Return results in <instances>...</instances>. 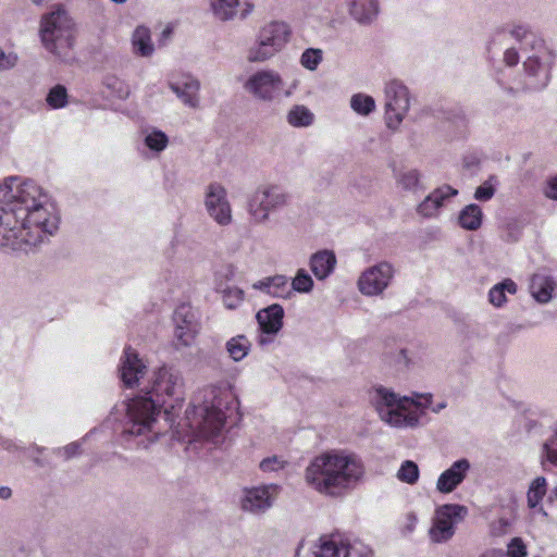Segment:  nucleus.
<instances>
[{"mask_svg": "<svg viewBox=\"0 0 557 557\" xmlns=\"http://www.w3.org/2000/svg\"><path fill=\"white\" fill-rule=\"evenodd\" d=\"M174 338L180 346H190L194 342L199 324L194 309L186 304L176 308L173 314Z\"/></svg>", "mask_w": 557, "mask_h": 557, "instance_id": "f3484780", "label": "nucleus"}, {"mask_svg": "<svg viewBox=\"0 0 557 557\" xmlns=\"http://www.w3.org/2000/svg\"><path fill=\"white\" fill-rule=\"evenodd\" d=\"M520 55L518 48L509 47L504 51L503 61L508 66H515L519 63Z\"/></svg>", "mask_w": 557, "mask_h": 557, "instance_id": "5fc2aeb1", "label": "nucleus"}, {"mask_svg": "<svg viewBox=\"0 0 557 557\" xmlns=\"http://www.w3.org/2000/svg\"><path fill=\"white\" fill-rule=\"evenodd\" d=\"M0 449H3L12 455H20L24 453L25 448L18 445L14 440L2 436L0 434Z\"/></svg>", "mask_w": 557, "mask_h": 557, "instance_id": "603ef678", "label": "nucleus"}, {"mask_svg": "<svg viewBox=\"0 0 557 557\" xmlns=\"http://www.w3.org/2000/svg\"><path fill=\"white\" fill-rule=\"evenodd\" d=\"M250 349L251 342L243 334L231 337L225 343V350L228 357L235 362H239L245 359Z\"/></svg>", "mask_w": 557, "mask_h": 557, "instance_id": "c756f323", "label": "nucleus"}, {"mask_svg": "<svg viewBox=\"0 0 557 557\" xmlns=\"http://www.w3.org/2000/svg\"><path fill=\"white\" fill-rule=\"evenodd\" d=\"M82 453V443L81 442H72L63 447H59L54 449V454L64 460H70L78 456Z\"/></svg>", "mask_w": 557, "mask_h": 557, "instance_id": "49530a36", "label": "nucleus"}, {"mask_svg": "<svg viewBox=\"0 0 557 557\" xmlns=\"http://www.w3.org/2000/svg\"><path fill=\"white\" fill-rule=\"evenodd\" d=\"M552 495L557 498V485L553 488Z\"/></svg>", "mask_w": 557, "mask_h": 557, "instance_id": "0e129e2a", "label": "nucleus"}, {"mask_svg": "<svg viewBox=\"0 0 557 557\" xmlns=\"http://www.w3.org/2000/svg\"><path fill=\"white\" fill-rule=\"evenodd\" d=\"M385 121L391 129H397L410 109L411 95L406 85L391 81L385 85Z\"/></svg>", "mask_w": 557, "mask_h": 557, "instance_id": "4468645a", "label": "nucleus"}, {"mask_svg": "<svg viewBox=\"0 0 557 557\" xmlns=\"http://www.w3.org/2000/svg\"><path fill=\"white\" fill-rule=\"evenodd\" d=\"M468 515V508L459 504L442 505L435 510L429 530L431 542L441 544L448 542L456 532V524Z\"/></svg>", "mask_w": 557, "mask_h": 557, "instance_id": "f8f14e48", "label": "nucleus"}, {"mask_svg": "<svg viewBox=\"0 0 557 557\" xmlns=\"http://www.w3.org/2000/svg\"><path fill=\"white\" fill-rule=\"evenodd\" d=\"M60 215L48 193L18 176L0 183V250L32 252L57 233Z\"/></svg>", "mask_w": 557, "mask_h": 557, "instance_id": "f257e3e1", "label": "nucleus"}, {"mask_svg": "<svg viewBox=\"0 0 557 557\" xmlns=\"http://www.w3.org/2000/svg\"><path fill=\"white\" fill-rule=\"evenodd\" d=\"M546 494V480L543 476L536 478L528 491V504L531 508L536 507Z\"/></svg>", "mask_w": 557, "mask_h": 557, "instance_id": "a19ab883", "label": "nucleus"}, {"mask_svg": "<svg viewBox=\"0 0 557 557\" xmlns=\"http://www.w3.org/2000/svg\"><path fill=\"white\" fill-rule=\"evenodd\" d=\"M12 496V491L8 486H1L0 487V498L1 499H9Z\"/></svg>", "mask_w": 557, "mask_h": 557, "instance_id": "bf43d9fd", "label": "nucleus"}, {"mask_svg": "<svg viewBox=\"0 0 557 557\" xmlns=\"http://www.w3.org/2000/svg\"><path fill=\"white\" fill-rule=\"evenodd\" d=\"M498 185V180L496 176L491 175L486 181H484L474 193V198L478 201H488L491 200Z\"/></svg>", "mask_w": 557, "mask_h": 557, "instance_id": "79ce46f5", "label": "nucleus"}, {"mask_svg": "<svg viewBox=\"0 0 557 557\" xmlns=\"http://www.w3.org/2000/svg\"><path fill=\"white\" fill-rule=\"evenodd\" d=\"M396 183L404 190L414 191L420 185V173L417 170L401 171L397 174Z\"/></svg>", "mask_w": 557, "mask_h": 557, "instance_id": "ea45409f", "label": "nucleus"}, {"mask_svg": "<svg viewBox=\"0 0 557 557\" xmlns=\"http://www.w3.org/2000/svg\"><path fill=\"white\" fill-rule=\"evenodd\" d=\"M447 407V404L445 401H441L436 404L434 407H432V411L435 413H438L441 410L445 409Z\"/></svg>", "mask_w": 557, "mask_h": 557, "instance_id": "680f3d73", "label": "nucleus"}, {"mask_svg": "<svg viewBox=\"0 0 557 557\" xmlns=\"http://www.w3.org/2000/svg\"><path fill=\"white\" fill-rule=\"evenodd\" d=\"M169 87L185 106L193 109H197L199 107L200 82L197 78L193 76H184L175 82H170Z\"/></svg>", "mask_w": 557, "mask_h": 557, "instance_id": "5701e85b", "label": "nucleus"}, {"mask_svg": "<svg viewBox=\"0 0 557 557\" xmlns=\"http://www.w3.org/2000/svg\"><path fill=\"white\" fill-rule=\"evenodd\" d=\"M351 109L359 115H369L375 110L374 99L366 94H356L350 98Z\"/></svg>", "mask_w": 557, "mask_h": 557, "instance_id": "e433bc0d", "label": "nucleus"}, {"mask_svg": "<svg viewBox=\"0 0 557 557\" xmlns=\"http://www.w3.org/2000/svg\"><path fill=\"white\" fill-rule=\"evenodd\" d=\"M379 0H349L350 16L360 25H370L379 14Z\"/></svg>", "mask_w": 557, "mask_h": 557, "instance_id": "393cba45", "label": "nucleus"}, {"mask_svg": "<svg viewBox=\"0 0 557 557\" xmlns=\"http://www.w3.org/2000/svg\"><path fill=\"white\" fill-rule=\"evenodd\" d=\"M39 37L44 48L62 62L75 59V23L62 8L45 14L40 20Z\"/></svg>", "mask_w": 557, "mask_h": 557, "instance_id": "0eeeda50", "label": "nucleus"}, {"mask_svg": "<svg viewBox=\"0 0 557 557\" xmlns=\"http://www.w3.org/2000/svg\"><path fill=\"white\" fill-rule=\"evenodd\" d=\"M46 102L52 110L64 108L69 102L66 88L62 85L52 87L46 97Z\"/></svg>", "mask_w": 557, "mask_h": 557, "instance_id": "58836bf2", "label": "nucleus"}, {"mask_svg": "<svg viewBox=\"0 0 557 557\" xmlns=\"http://www.w3.org/2000/svg\"><path fill=\"white\" fill-rule=\"evenodd\" d=\"M278 490L275 484L245 488L242 497V508L252 513L264 512L273 505Z\"/></svg>", "mask_w": 557, "mask_h": 557, "instance_id": "6ab92c4d", "label": "nucleus"}, {"mask_svg": "<svg viewBox=\"0 0 557 557\" xmlns=\"http://www.w3.org/2000/svg\"><path fill=\"white\" fill-rule=\"evenodd\" d=\"M509 237H510L509 238L510 240H516L517 239L516 237H512L511 235H509Z\"/></svg>", "mask_w": 557, "mask_h": 557, "instance_id": "774afa93", "label": "nucleus"}, {"mask_svg": "<svg viewBox=\"0 0 557 557\" xmlns=\"http://www.w3.org/2000/svg\"><path fill=\"white\" fill-rule=\"evenodd\" d=\"M285 465H286V461L278 458L277 456H272V457L264 458L260 462V469L263 472H274V471H278V470L283 469L285 467Z\"/></svg>", "mask_w": 557, "mask_h": 557, "instance_id": "09e8293b", "label": "nucleus"}, {"mask_svg": "<svg viewBox=\"0 0 557 557\" xmlns=\"http://www.w3.org/2000/svg\"><path fill=\"white\" fill-rule=\"evenodd\" d=\"M253 288L275 298L288 299L293 296V289H290L288 278L285 275L265 277L255 283Z\"/></svg>", "mask_w": 557, "mask_h": 557, "instance_id": "a878e982", "label": "nucleus"}, {"mask_svg": "<svg viewBox=\"0 0 557 557\" xmlns=\"http://www.w3.org/2000/svg\"><path fill=\"white\" fill-rule=\"evenodd\" d=\"M544 195L548 199L557 201V174L547 178L544 187Z\"/></svg>", "mask_w": 557, "mask_h": 557, "instance_id": "6e6d98bb", "label": "nucleus"}, {"mask_svg": "<svg viewBox=\"0 0 557 557\" xmlns=\"http://www.w3.org/2000/svg\"><path fill=\"white\" fill-rule=\"evenodd\" d=\"M203 205L208 215L219 225L226 226L233 222L232 205L226 188L219 182L206 186Z\"/></svg>", "mask_w": 557, "mask_h": 557, "instance_id": "2eb2a0df", "label": "nucleus"}, {"mask_svg": "<svg viewBox=\"0 0 557 557\" xmlns=\"http://www.w3.org/2000/svg\"><path fill=\"white\" fill-rule=\"evenodd\" d=\"M143 392L170 416L185 400L184 375L174 367L162 366L152 371Z\"/></svg>", "mask_w": 557, "mask_h": 557, "instance_id": "6e6552de", "label": "nucleus"}, {"mask_svg": "<svg viewBox=\"0 0 557 557\" xmlns=\"http://www.w3.org/2000/svg\"><path fill=\"white\" fill-rule=\"evenodd\" d=\"M372 401L380 418L391 426L406 428L419 423L421 414L431 406V394L399 397L385 387L374 391Z\"/></svg>", "mask_w": 557, "mask_h": 557, "instance_id": "39448f33", "label": "nucleus"}, {"mask_svg": "<svg viewBox=\"0 0 557 557\" xmlns=\"http://www.w3.org/2000/svg\"><path fill=\"white\" fill-rule=\"evenodd\" d=\"M508 556L510 557H525L527 556V547L521 539L515 537L508 544Z\"/></svg>", "mask_w": 557, "mask_h": 557, "instance_id": "3c124183", "label": "nucleus"}, {"mask_svg": "<svg viewBox=\"0 0 557 557\" xmlns=\"http://www.w3.org/2000/svg\"><path fill=\"white\" fill-rule=\"evenodd\" d=\"M482 209L475 203L467 206L459 214V223L461 227L469 231L478 230L482 224Z\"/></svg>", "mask_w": 557, "mask_h": 557, "instance_id": "72a5a7b5", "label": "nucleus"}, {"mask_svg": "<svg viewBox=\"0 0 557 557\" xmlns=\"http://www.w3.org/2000/svg\"><path fill=\"white\" fill-rule=\"evenodd\" d=\"M286 121L295 128L309 127L314 122V114L306 106L295 104L288 110Z\"/></svg>", "mask_w": 557, "mask_h": 557, "instance_id": "7c9ffc66", "label": "nucleus"}, {"mask_svg": "<svg viewBox=\"0 0 557 557\" xmlns=\"http://www.w3.org/2000/svg\"><path fill=\"white\" fill-rule=\"evenodd\" d=\"M336 264V255L330 249L319 250L309 258L310 271L318 281L327 280L334 273Z\"/></svg>", "mask_w": 557, "mask_h": 557, "instance_id": "b1692460", "label": "nucleus"}, {"mask_svg": "<svg viewBox=\"0 0 557 557\" xmlns=\"http://www.w3.org/2000/svg\"><path fill=\"white\" fill-rule=\"evenodd\" d=\"M321 61H322V50L321 49L308 48L302 52V54L300 57V64L310 71L315 70Z\"/></svg>", "mask_w": 557, "mask_h": 557, "instance_id": "c03bdc74", "label": "nucleus"}, {"mask_svg": "<svg viewBox=\"0 0 557 557\" xmlns=\"http://www.w3.org/2000/svg\"><path fill=\"white\" fill-rule=\"evenodd\" d=\"M556 283L549 275L537 273L531 280L530 292L537 302H548L553 298Z\"/></svg>", "mask_w": 557, "mask_h": 557, "instance_id": "bb28decb", "label": "nucleus"}, {"mask_svg": "<svg viewBox=\"0 0 557 557\" xmlns=\"http://www.w3.org/2000/svg\"><path fill=\"white\" fill-rule=\"evenodd\" d=\"M284 309L281 305H271L257 313L260 333L257 343L264 347L273 343L274 337L283 326Z\"/></svg>", "mask_w": 557, "mask_h": 557, "instance_id": "a211bd4d", "label": "nucleus"}, {"mask_svg": "<svg viewBox=\"0 0 557 557\" xmlns=\"http://www.w3.org/2000/svg\"><path fill=\"white\" fill-rule=\"evenodd\" d=\"M397 478L407 484H414L419 479L418 465L411 460L404 461L397 472Z\"/></svg>", "mask_w": 557, "mask_h": 557, "instance_id": "37998d69", "label": "nucleus"}, {"mask_svg": "<svg viewBox=\"0 0 557 557\" xmlns=\"http://www.w3.org/2000/svg\"><path fill=\"white\" fill-rule=\"evenodd\" d=\"M310 550L313 557H374L370 546L339 531L322 534Z\"/></svg>", "mask_w": 557, "mask_h": 557, "instance_id": "9d476101", "label": "nucleus"}, {"mask_svg": "<svg viewBox=\"0 0 557 557\" xmlns=\"http://www.w3.org/2000/svg\"><path fill=\"white\" fill-rule=\"evenodd\" d=\"M276 53L264 46L257 37L255 42L246 51V60L248 63H264L271 60Z\"/></svg>", "mask_w": 557, "mask_h": 557, "instance_id": "c9c22d12", "label": "nucleus"}, {"mask_svg": "<svg viewBox=\"0 0 557 557\" xmlns=\"http://www.w3.org/2000/svg\"><path fill=\"white\" fill-rule=\"evenodd\" d=\"M516 292L517 284L510 278H505L490 289L488 300L494 307H502L507 302L506 294L513 295Z\"/></svg>", "mask_w": 557, "mask_h": 557, "instance_id": "2f4dec72", "label": "nucleus"}, {"mask_svg": "<svg viewBox=\"0 0 557 557\" xmlns=\"http://www.w3.org/2000/svg\"><path fill=\"white\" fill-rule=\"evenodd\" d=\"M290 195L280 185L262 184L247 198L246 209L251 223L261 225L270 220V214L287 207Z\"/></svg>", "mask_w": 557, "mask_h": 557, "instance_id": "1a4fd4ad", "label": "nucleus"}, {"mask_svg": "<svg viewBox=\"0 0 557 557\" xmlns=\"http://www.w3.org/2000/svg\"><path fill=\"white\" fill-rule=\"evenodd\" d=\"M158 403L149 399L146 395H138L121 404V408L114 407L111 416L122 421V437H144L138 444L145 447L153 443L159 432L156 430L157 417L160 412Z\"/></svg>", "mask_w": 557, "mask_h": 557, "instance_id": "423d86ee", "label": "nucleus"}, {"mask_svg": "<svg viewBox=\"0 0 557 557\" xmlns=\"http://www.w3.org/2000/svg\"><path fill=\"white\" fill-rule=\"evenodd\" d=\"M102 84L114 98L126 99L131 94L129 86L115 74H107L103 77Z\"/></svg>", "mask_w": 557, "mask_h": 557, "instance_id": "f704fd0d", "label": "nucleus"}, {"mask_svg": "<svg viewBox=\"0 0 557 557\" xmlns=\"http://www.w3.org/2000/svg\"><path fill=\"white\" fill-rule=\"evenodd\" d=\"M18 61V57L14 52H5L0 48V71L13 69Z\"/></svg>", "mask_w": 557, "mask_h": 557, "instance_id": "8fccbe9b", "label": "nucleus"}, {"mask_svg": "<svg viewBox=\"0 0 557 557\" xmlns=\"http://www.w3.org/2000/svg\"><path fill=\"white\" fill-rule=\"evenodd\" d=\"M507 37L519 45V49L524 55L523 77L512 85H506L498 79L499 86L509 94L523 90L536 91L545 88L550 81L552 70L556 61L554 48L527 25L512 26L507 34H504V39Z\"/></svg>", "mask_w": 557, "mask_h": 557, "instance_id": "7ed1b4c3", "label": "nucleus"}, {"mask_svg": "<svg viewBox=\"0 0 557 557\" xmlns=\"http://www.w3.org/2000/svg\"><path fill=\"white\" fill-rule=\"evenodd\" d=\"M314 287V282L311 275L305 269H298L295 277L292 280V287L294 292L301 294H309Z\"/></svg>", "mask_w": 557, "mask_h": 557, "instance_id": "4c0bfd02", "label": "nucleus"}, {"mask_svg": "<svg viewBox=\"0 0 557 557\" xmlns=\"http://www.w3.org/2000/svg\"><path fill=\"white\" fill-rule=\"evenodd\" d=\"M396 269L388 261H380L364 269L357 281V288L363 296L379 297L392 285Z\"/></svg>", "mask_w": 557, "mask_h": 557, "instance_id": "ddd939ff", "label": "nucleus"}, {"mask_svg": "<svg viewBox=\"0 0 557 557\" xmlns=\"http://www.w3.org/2000/svg\"><path fill=\"white\" fill-rule=\"evenodd\" d=\"M239 7L242 8V10H240V18L242 20L247 18L255 9V4L252 3L251 0H240Z\"/></svg>", "mask_w": 557, "mask_h": 557, "instance_id": "4d7b16f0", "label": "nucleus"}, {"mask_svg": "<svg viewBox=\"0 0 557 557\" xmlns=\"http://www.w3.org/2000/svg\"><path fill=\"white\" fill-rule=\"evenodd\" d=\"M284 87L282 75L273 69H259L243 82L244 90L253 99L272 102Z\"/></svg>", "mask_w": 557, "mask_h": 557, "instance_id": "9b49d317", "label": "nucleus"}, {"mask_svg": "<svg viewBox=\"0 0 557 557\" xmlns=\"http://www.w3.org/2000/svg\"><path fill=\"white\" fill-rule=\"evenodd\" d=\"M480 557H504V552L502 549H490L483 553Z\"/></svg>", "mask_w": 557, "mask_h": 557, "instance_id": "13d9d810", "label": "nucleus"}, {"mask_svg": "<svg viewBox=\"0 0 557 557\" xmlns=\"http://www.w3.org/2000/svg\"><path fill=\"white\" fill-rule=\"evenodd\" d=\"M42 0H33L34 3L39 4Z\"/></svg>", "mask_w": 557, "mask_h": 557, "instance_id": "338daca9", "label": "nucleus"}, {"mask_svg": "<svg viewBox=\"0 0 557 557\" xmlns=\"http://www.w3.org/2000/svg\"><path fill=\"white\" fill-rule=\"evenodd\" d=\"M471 463L467 458H461L451 463L437 479L436 490L442 494L455 491L467 478Z\"/></svg>", "mask_w": 557, "mask_h": 557, "instance_id": "4be33fe9", "label": "nucleus"}, {"mask_svg": "<svg viewBox=\"0 0 557 557\" xmlns=\"http://www.w3.org/2000/svg\"><path fill=\"white\" fill-rule=\"evenodd\" d=\"M239 5L240 0H210L213 15L223 22L233 20Z\"/></svg>", "mask_w": 557, "mask_h": 557, "instance_id": "473e14b6", "label": "nucleus"}, {"mask_svg": "<svg viewBox=\"0 0 557 557\" xmlns=\"http://www.w3.org/2000/svg\"><path fill=\"white\" fill-rule=\"evenodd\" d=\"M119 373L124 386L128 388L138 387L143 392L147 384L148 367L139 354L129 346L124 349L120 359Z\"/></svg>", "mask_w": 557, "mask_h": 557, "instance_id": "dca6fc26", "label": "nucleus"}, {"mask_svg": "<svg viewBox=\"0 0 557 557\" xmlns=\"http://www.w3.org/2000/svg\"><path fill=\"white\" fill-rule=\"evenodd\" d=\"M510 522L506 518H499L491 523V534L493 536H502L507 533Z\"/></svg>", "mask_w": 557, "mask_h": 557, "instance_id": "864d4df0", "label": "nucleus"}, {"mask_svg": "<svg viewBox=\"0 0 557 557\" xmlns=\"http://www.w3.org/2000/svg\"><path fill=\"white\" fill-rule=\"evenodd\" d=\"M391 361L399 369H408L411 364V359L406 348H400L392 354Z\"/></svg>", "mask_w": 557, "mask_h": 557, "instance_id": "de8ad7c7", "label": "nucleus"}, {"mask_svg": "<svg viewBox=\"0 0 557 557\" xmlns=\"http://www.w3.org/2000/svg\"><path fill=\"white\" fill-rule=\"evenodd\" d=\"M458 195V190L450 185H442L435 188L425 199L417 207L419 215L425 219H433L440 215L442 208L451 198Z\"/></svg>", "mask_w": 557, "mask_h": 557, "instance_id": "aec40b11", "label": "nucleus"}, {"mask_svg": "<svg viewBox=\"0 0 557 557\" xmlns=\"http://www.w3.org/2000/svg\"><path fill=\"white\" fill-rule=\"evenodd\" d=\"M235 404L234 394L227 389L209 386L194 399L191 408L186 410V424L193 438L219 442L222 435L227 411Z\"/></svg>", "mask_w": 557, "mask_h": 557, "instance_id": "20e7f679", "label": "nucleus"}, {"mask_svg": "<svg viewBox=\"0 0 557 557\" xmlns=\"http://www.w3.org/2000/svg\"><path fill=\"white\" fill-rule=\"evenodd\" d=\"M364 466L355 453L331 449L315 456L305 469L306 484L327 497H342L362 481Z\"/></svg>", "mask_w": 557, "mask_h": 557, "instance_id": "f03ea898", "label": "nucleus"}, {"mask_svg": "<svg viewBox=\"0 0 557 557\" xmlns=\"http://www.w3.org/2000/svg\"><path fill=\"white\" fill-rule=\"evenodd\" d=\"M244 298V292L238 287H228L223 290V302L226 308L235 309Z\"/></svg>", "mask_w": 557, "mask_h": 557, "instance_id": "a18cd8bd", "label": "nucleus"}, {"mask_svg": "<svg viewBox=\"0 0 557 557\" xmlns=\"http://www.w3.org/2000/svg\"><path fill=\"white\" fill-rule=\"evenodd\" d=\"M407 519H408V522H409L407 528H408L409 531H412L414 529L416 523H417V517H416L414 513H409L407 516Z\"/></svg>", "mask_w": 557, "mask_h": 557, "instance_id": "052dcab7", "label": "nucleus"}, {"mask_svg": "<svg viewBox=\"0 0 557 557\" xmlns=\"http://www.w3.org/2000/svg\"><path fill=\"white\" fill-rule=\"evenodd\" d=\"M143 141L148 152H145L147 158L158 157L169 145L168 135L154 127L146 128L143 131Z\"/></svg>", "mask_w": 557, "mask_h": 557, "instance_id": "cd10ccee", "label": "nucleus"}, {"mask_svg": "<svg viewBox=\"0 0 557 557\" xmlns=\"http://www.w3.org/2000/svg\"><path fill=\"white\" fill-rule=\"evenodd\" d=\"M292 35L290 27L284 22L273 21L263 25L257 38L264 45L278 53L289 41Z\"/></svg>", "mask_w": 557, "mask_h": 557, "instance_id": "412c9836", "label": "nucleus"}, {"mask_svg": "<svg viewBox=\"0 0 557 557\" xmlns=\"http://www.w3.org/2000/svg\"><path fill=\"white\" fill-rule=\"evenodd\" d=\"M32 449L37 453V454H41L44 451V447H40V446H37V445H33L32 446Z\"/></svg>", "mask_w": 557, "mask_h": 557, "instance_id": "e2e57ef3", "label": "nucleus"}, {"mask_svg": "<svg viewBox=\"0 0 557 557\" xmlns=\"http://www.w3.org/2000/svg\"><path fill=\"white\" fill-rule=\"evenodd\" d=\"M285 95H286V97H289V96L292 95V90H287V91L285 92Z\"/></svg>", "mask_w": 557, "mask_h": 557, "instance_id": "69168bd1", "label": "nucleus"}, {"mask_svg": "<svg viewBox=\"0 0 557 557\" xmlns=\"http://www.w3.org/2000/svg\"><path fill=\"white\" fill-rule=\"evenodd\" d=\"M132 51L141 58H149L154 52L150 30L145 26L135 28L132 35Z\"/></svg>", "mask_w": 557, "mask_h": 557, "instance_id": "c85d7f7f", "label": "nucleus"}]
</instances>
